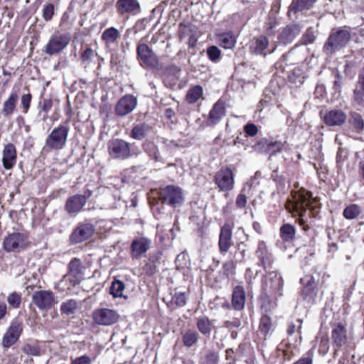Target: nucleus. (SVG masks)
Wrapping results in <instances>:
<instances>
[{
	"label": "nucleus",
	"instance_id": "31",
	"mask_svg": "<svg viewBox=\"0 0 364 364\" xmlns=\"http://www.w3.org/2000/svg\"><path fill=\"white\" fill-rule=\"evenodd\" d=\"M301 323L299 326L290 323L287 328L288 340L291 345L296 346L301 340Z\"/></svg>",
	"mask_w": 364,
	"mask_h": 364
},
{
	"label": "nucleus",
	"instance_id": "17",
	"mask_svg": "<svg viewBox=\"0 0 364 364\" xmlns=\"http://www.w3.org/2000/svg\"><path fill=\"white\" fill-rule=\"evenodd\" d=\"M323 119L327 126H341L346 122L347 115L343 111L334 109L327 112Z\"/></svg>",
	"mask_w": 364,
	"mask_h": 364
},
{
	"label": "nucleus",
	"instance_id": "61",
	"mask_svg": "<svg viewBox=\"0 0 364 364\" xmlns=\"http://www.w3.org/2000/svg\"><path fill=\"white\" fill-rule=\"evenodd\" d=\"M91 358L87 355H82L72 360L70 364H91Z\"/></svg>",
	"mask_w": 364,
	"mask_h": 364
},
{
	"label": "nucleus",
	"instance_id": "53",
	"mask_svg": "<svg viewBox=\"0 0 364 364\" xmlns=\"http://www.w3.org/2000/svg\"><path fill=\"white\" fill-rule=\"evenodd\" d=\"M218 354L215 352L210 351L205 355V360L200 364H218Z\"/></svg>",
	"mask_w": 364,
	"mask_h": 364
},
{
	"label": "nucleus",
	"instance_id": "2",
	"mask_svg": "<svg viewBox=\"0 0 364 364\" xmlns=\"http://www.w3.org/2000/svg\"><path fill=\"white\" fill-rule=\"evenodd\" d=\"M69 120L54 128L48 136L43 151L50 152L63 149L66 144L70 131Z\"/></svg>",
	"mask_w": 364,
	"mask_h": 364
},
{
	"label": "nucleus",
	"instance_id": "13",
	"mask_svg": "<svg viewBox=\"0 0 364 364\" xmlns=\"http://www.w3.org/2000/svg\"><path fill=\"white\" fill-rule=\"evenodd\" d=\"M137 105V100L131 95L122 97L115 106V114L123 117L132 112Z\"/></svg>",
	"mask_w": 364,
	"mask_h": 364
},
{
	"label": "nucleus",
	"instance_id": "62",
	"mask_svg": "<svg viewBox=\"0 0 364 364\" xmlns=\"http://www.w3.org/2000/svg\"><path fill=\"white\" fill-rule=\"evenodd\" d=\"M235 204H236L237 207L239 208H245L247 204L246 196L242 193H240L236 198Z\"/></svg>",
	"mask_w": 364,
	"mask_h": 364
},
{
	"label": "nucleus",
	"instance_id": "35",
	"mask_svg": "<svg viewBox=\"0 0 364 364\" xmlns=\"http://www.w3.org/2000/svg\"><path fill=\"white\" fill-rule=\"evenodd\" d=\"M295 228L290 224H284L280 228V235L283 240L291 241L295 236Z\"/></svg>",
	"mask_w": 364,
	"mask_h": 364
},
{
	"label": "nucleus",
	"instance_id": "37",
	"mask_svg": "<svg viewBox=\"0 0 364 364\" xmlns=\"http://www.w3.org/2000/svg\"><path fill=\"white\" fill-rule=\"evenodd\" d=\"M79 305L78 302L74 299H70L63 302L60 306V311L62 314L70 315L75 314Z\"/></svg>",
	"mask_w": 364,
	"mask_h": 364
},
{
	"label": "nucleus",
	"instance_id": "12",
	"mask_svg": "<svg viewBox=\"0 0 364 364\" xmlns=\"http://www.w3.org/2000/svg\"><path fill=\"white\" fill-rule=\"evenodd\" d=\"M119 314L112 309L102 308L93 311L92 318L95 323L101 326H110L119 319Z\"/></svg>",
	"mask_w": 364,
	"mask_h": 364
},
{
	"label": "nucleus",
	"instance_id": "36",
	"mask_svg": "<svg viewBox=\"0 0 364 364\" xmlns=\"http://www.w3.org/2000/svg\"><path fill=\"white\" fill-rule=\"evenodd\" d=\"M203 95V88L201 86L196 85L191 88L186 95V100L190 104L196 102Z\"/></svg>",
	"mask_w": 364,
	"mask_h": 364
},
{
	"label": "nucleus",
	"instance_id": "43",
	"mask_svg": "<svg viewBox=\"0 0 364 364\" xmlns=\"http://www.w3.org/2000/svg\"><path fill=\"white\" fill-rule=\"evenodd\" d=\"M273 330V324L270 317L268 316H263L260 319L259 331L264 336H267Z\"/></svg>",
	"mask_w": 364,
	"mask_h": 364
},
{
	"label": "nucleus",
	"instance_id": "9",
	"mask_svg": "<svg viewBox=\"0 0 364 364\" xmlns=\"http://www.w3.org/2000/svg\"><path fill=\"white\" fill-rule=\"evenodd\" d=\"M136 58L141 66L144 68H156L159 58L154 52L144 43H139L136 47Z\"/></svg>",
	"mask_w": 364,
	"mask_h": 364
},
{
	"label": "nucleus",
	"instance_id": "63",
	"mask_svg": "<svg viewBox=\"0 0 364 364\" xmlns=\"http://www.w3.org/2000/svg\"><path fill=\"white\" fill-rule=\"evenodd\" d=\"M145 272L149 275H153L156 272V267L155 264L152 262L147 263L144 268Z\"/></svg>",
	"mask_w": 364,
	"mask_h": 364
},
{
	"label": "nucleus",
	"instance_id": "41",
	"mask_svg": "<svg viewBox=\"0 0 364 364\" xmlns=\"http://www.w3.org/2000/svg\"><path fill=\"white\" fill-rule=\"evenodd\" d=\"M269 44L266 36H261L255 39V46L252 48L253 52L256 54H262Z\"/></svg>",
	"mask_w": 364,
	"mask_h": 364
},
{
	"label": "nucleus",
	"instance_id": "34",
	"mask_svg": "<svg viewBox=\"0 0 364 364\" xmlns=\"http://www.w3.org/2000/svg\"><path fill=\"white\" fill-rule=\"evenodd\" d=\"M317 287L313 286L304 285L301 291V296L309 303L313 302L317 296Z\"/></svg>",
	"mask_w": 364,
	"mask_h": 364
},
{
	"label": "nucleus",
	"instance_id": "22",
	"mask_svg": "<svg viewBox=\"0 0 364 364\" xmlns=\"http://www.w3.org/2000/svg\"><path fill=\"white\" fill-rule=\"evenodd\" d=\"M331 338L333 345L339 348L346 343V328L341 323L334 325L331 331Z\"/></svg>",
	"mask_w": 364,
	"mask_h": 364
},
{
	"label": "nucleus",
	"instance_id": "7",
	"mask_svg": "<svg viewBox=\"0 0 364 364\" xmlns=\"http://www.w3.org/2000/svg\"><path fill=\"white\" fill-rule=\"evenodd\" d=\"M350 38V34L347 30L338 29L333 31L324 45V52L328 55L333 54L336 50L346 46Z\"/></svg>",
	"mask_w": 364,
	"mask_h": 364
},
{
	"label": "nucleus",
	"instance_id": "6",
	"mask_svg": "<svg viewBox=\"0 0 364 364\" xmlns=\"http://www.w3.org/2000/svg\"><path fill=\"white\" fill-rule=\"evenodd\" d=\"M158 195L163 203L173 208L181 206L184 200L181 188L174 185H168L160 188Z\"/></svg>",
	"mask_w": 364,
	"mask_h": 364
},
{
	"label": "nucleus",
	"instance_id": "10",
	"mask_svg": "<svg viewBox=\"0 0 364 364\" xmlns=\"http://www.w3.org/2000/svg\"><path fill=\"white\" fill-rule=\"evenodd\" d=\"M23 328V322L17 318L14 319L3 336L2 346L9 348L14 345L22 334Z\"/></svg>",
	"mask_w": 364,
	"mask_h": 364
},
{
	"label": "nucleus",
	"instance_id": "55",
	"mask_svg": "<svg viewBox=\"0 0 364 364\" xmlns=\"http://www.w3.org/2000/svg\"><path fill=\"white\" fill-rule=\"evenodd\" d=\"M329 349V340L328 337H321L320 345L318 348V352L321 355H326Z\"/></svg>",
	"mask_w": 364,
	"mask_h": 364
},
{
	"label": "nucleus",
	"instance_id": "4",
	"mask_svg": "<svg viewBox=\"0 0 364 364\" xmlns=\"http://www.w3.org/2000/svg\"><path fill=\"white\" fill-rule=\"evenodd\" d=\"M2 245L6 252L18 253L26 250L30 245V242L26 233L13 232L4 238Z\"/></svg>",
	"mask_w": 364,
	"mask_h": 364
},
{
	"label": "nucleus",
	"instance_id": "14",
	"mask_svg": "<svg viewBox=\"0 0 364 364\" xmlns=\"http://www.w3.org/2000/svg\"><path fill=\"white\" fill-rule=\"evenodd\" d=\"M33 304L41 310H47L54 301V294L50 291H38L32 296Z\"/></svg>",
	"mask_w": 364,
	"mask_h": 364
},
{
	"label": "nucleus",
	"instance_id": "25",
	"mask_svg": "<svg viewBox=\"0 0 364 364\" xmlns=\"http://www.w3.org/2000/svg\"><path fill=\"white\" fill-rule=\"evenodd\" d=\"M316 0H292L288 9V16L291 17L299 12L310 9Z\"/></svg>",
	"mask_w": 364,
	"mask_h": 364
},
{
	"label": "nucleus",
	"instance_id": "47",
	"mask_svg": "<svg viewBox=\"0 0 364 364\" xmlns=\"http://www.w3.org/2000/svg\"><path fill=\"white\" fill-rule=\"evenodd\" d=\"M256 255L260 259L262 265L265 264V259L267 258V250L265 243L263 241H260L258 243L257 248L256 250Z\"/></svg>",
	"mask_w": 364,
	"mask_h": 364
},
{
	"label": "nucleus",
	"instance_id": "19",
	"mask_svg": "<svg viewBox=\"0 0 364 364\" xmlns=\"http://www.w3.org/2000/svg\"><path fill=\"white\" fill-rule=\"evenodd\" d=\"M301 27L299 24H290L283 28L281 31L278 40L283 44H289L300 33Z\"/></svg>",
	"mask_w": 364,
	"mask_h": 364
},
{
	"label": "nucleus",
	"instance_id": "59",
	"mask_svg": "<svg viewBox=\"0 0 364 364\" xmlns=\"http://www.w3.org/2000/svg\"><path fill=\"white\" fill-rule=\"evenodd\" d=\"M244 130L245 133L250 136H254L258 132V129L257 126L252 123L247 124L244 127Z\"/></svg>",
	"mask_w": 364,
	"mask_h": 364
},
{
	"label": "nucleus",
	"instance_id": "58",
	"mask_svg": "<svg viewBox=\"0 0 364 364\" xmlns=\"http://www.w3.org/2000/svg\"><path fill=\"white\" fill-rule=\"evenodd\" d=\"M318 279L311 275H306L301 279V283L303 285L313 286L317 287Z\"/></svg>",
	"mask_w": 364,
	"mask_h": 364
},
{
	"label": "nucleus",
	"instance_id": "32",
	"mask_svg": "<svg viewBox=\"0 0 364 364\" xmlns=\"http://www.w3.org/2000/svg\"><path fill=\"white\" fill-rule=\"evenodd\" d=\"M120 37L119 31L114 27L107 28L102 34V40L106 44L114 43Z\"/></svg>",
	"mask_w": 364,
	"mask_h": 364
},
{
	"label": "nucleus",
	"instance_id": "24",
	"mask_svg": "<svg viewBox=\"0 0 364 364\" xmlns=\"http://www.w3.org/2000/svg\"><path fill=\"white\" fill-rule=\"evenodd\" d=\"M232 245V230L229 225L222 227L219 238V247L221 252H227Z\"/></svg>",
	"mask_w": 364,
	"mask_h": 364
},
{
	"label": "nucleus",
	"instance_id": "50",
	"mask_svg": "<svg viewBox=\"0 0 364 364\" xmlns=\"http://www.w3.org/2000/svg\"><path fill=\"white\" fill-rule=\"evenodd\" d=\"M316 39V35L311 28H308L302 36L303 44L313 43Z\"/></svg>",
	"mask_w": 364,
	"mask_h": 364
},
{
	"label": "nucleus",
	"instance_id": "54",
	"mask_svg": "<svg viewBox=\"0 0 364 364\" xmlns=\"http://www.w3.org/2000/svg\"><path fill=\"white\" fill-rule=\"evenodd\" d=\"M95 55V51L90 48H87L81 54L80 58L82 61L86 64L88 65L91 62V60L92 57Z\"/></svg>",
	"mask_w": 364,
	"mask_h": 364
},
{
	"label": "nucleus",
	"instance_id": "8",
	"mask_svg": "<svg viewBox=\"0 0 364 364\" xmlns=\"http://www.w3.org/2000/svg\"><path fill=\"white\" fill-rule=\"evenodd\" d=\"M70 41V34L57 32L51 36L43 50L49 55L58 54L68 46Z\"/></svg>",
	"mask_w": 364,
	"mask_h": 364
},
{
	"label": "nucleus",
	"instance_id": "11",
	"mask_svg": "<svg viewBox=\"0 0 364 364\" xmlns=\"http://www.w3.org/2000/svg\"><path fill=\"white\" fill-rule=\"evenodd\" d=\"M214 181L220 191L227 192L234 188V173L228 167L221 168L216 173Z\"/></svg>",
	"mask_w": 364,
	"mask_h": 364
},
{
	"label": "nucleus",
	"instance_id": "44",
	"mask_svg": "<svg viewBox=\"0 0 364 364\" xmlns=\"http://www.w3.org/2000/svg\"><path fill=\"white\" fill-rule=\"evenodd\" d=\"M198 339V334L196 331L189 330L186 331L183 336V344L187 347L193 346Z\"/></svg>",
	"mask_w": 364,
	"mask_h": 364
},
{
	"label": "nucleus",
	"instance_id": "23",
	"mask_svg": "<svg viewBox=\"0 0 364 364\" xmlns=\"http://www.w3.org/2000/svg\"><path fill=\"white\" fill-rule=\"evenodd\" d=\"M16 150L13 144H8L3 151V166L6 169H11L16 162Z\"/></svg>",
	"mask_w": 364,
	"mask_h": 364
},
{
	"label": "nucleus",
	"instance_id": "28",
	"mask_svg": "<svg viewBox=\"0 0 364 364\" xmlns=\"http://www.w3.org/2000/svg\"><path fill=\"white\" fill-rule=\"evenodd\" d=\"M68 269L69 274L75 278L73 285L78 284L80 282L82 274V266L80 259L78 258L73 259L68 264Z\"/></svg>",
	"mask_w": 364,
	"mask_h": 364
},
{
	"label": "nucleus",
	"instance_id": "16",
	"mask_svg": "<svg viewBox=\"0 0 364 364\" xmlns=\"http://www.w3.org/2000/svg\"><path fill=\"white\" fill-rule=\"evenodd\" d=\"M95 228L90 223L80 225L72 233L70 240L74 243H79L90 238L94 233Z\"/></svg>",
	"mask_w": 364,
	"mask_h": 364
},
{
	"label": "nucleus",
	"instance_id": "56",
	"mask_svg": "<svg viewBox=\"0 0 364 364\" xmlns=\"http://www.w3.org/2000/svg\"><path fill=\"white\" fill-rule=\"evenodd\" d=\"M32 96L30 93L23 95L21 98V104L23 109V112L26 113L30 107Z\"/></svg>",
	"mask_w": 364,
	"mask_h": 364
},
{
	"label": "nucleus",
	"instance_id": "15",
	"mask_svg": "<svg viewBox=\"0 0 364 364\" xmlns=\"http://www.w3.org/2000/svg\"><path fill=\"white\" fill-rule=\"evenodd\" d=\"M151 240L144 237H136L133 240L130 250L132 257L134 259H139L146 253L150 248Z\"/></svg>",
	"mask_w": 364,
	"mask_h": 364
},
{
	"label": "nucleus",
	"instance_id": "57",
	"mask_svg": "<svg viewBox=\"0 0 364 364\" xmlns=\"http://www.w3.org/2000/svg\"><path fill=\"white\" fill-rule=\"evenodd\" d=\"M353 100L357 105H363L364 102V90L355 87L353 93Z\"/></svg>",
	"mask_w": 364,
	"mask_h": 364
},
{
	"label": "nucleus",
	"instance_id": "42",
	"mask_svg": "<svg viewBox=\"0 0 364 364\" xmlns=\"http://www.w3.org/2000/svg\"><path fill=\"white\" fill-rule=\"evenodd\" d=\"M124 289L125 285L124 282L120 280L115 279L112 283L109 292L114 297H122L123 296Z\"/></svg>",
	"mask_w": 364,
	"mask_h": 364
},
{
	"label": "nucleus",
	"instance_id": "38",
	"mask_svg": "<svg viewBox=\"0 0 364 364\" xmlns=\"http://www.w3.org/2000/svg\"><path fill=\"white\" fill-rule=\"evenodd\" d=\"M197 327L201 333L210 334L212 331V323L208 317L203 316L198 319Z\"/></svg>",
	"mask_w": 364,
	"mask_h": 364
},
{
	"label": "nucleus",
	"instance_id": "51",
	"mask_svg": "<svg viewBox=\"0 0 364 364\" xmlns=\"http://www.w3.org/2000/svg\"><path fill=\"white\" fill-rule=\"evenodd\" d=\"M54 5L53 4H48L44 6L43 9V18L45 21H48L51 20L54 14Z\"/></svg>",
	"mask_w": 364,
	"mask_h": 364
},
{
	"label": "nucleus",
	"instance_id": "18",
	"mask_svg": "<svg viewBox=\"0 0 364 364\" xmlns=\"http://www.w3.org/2000/svg\"><path fill=\"white\" fill-rule=\"evenodd\" d=\"M225 115V102L218 100L215 102L210 109L208 117L206 120V125L212 127L217 124L220 120Z\"/></svg>",
	"mask_w": 364,
	"mask_h": 364
},
{
	"label": "nucleus",
	"instance_id": "27",
	"mask_svg": "<svg viewBox=\"0 0 364 364\" xmlns=\"http://www.w3.org/2000/svg\"><path fill=\"white\" fill-rule=\"evenodd\" d=\"M18 100V94L13 91L8 99L4 102L1 113L4 117H9L14 113L17 102Z\"/></svg>",
	"mask_w": 364,
	"mask_h": 364
},
{
	"label": "nucleus",
	"instance_id": "64",
	"mask_svg": "<svg viewBox=\"0 0 364 364\" xmlns=\"http://www.w3.org/2000/svg\"><path fill=\"white\" fill-rule=\"evenodd\" d=\"M7 314V305L4 301H0V320L4 318Z\"/></svg>",
	"mask_w": 364,
	"mask_h": 364
},
{
	"label": "nucleus",
	"instance_id": "39",
	"mask_svg": "<svg viewBox=\"0 0 364 364\" xmlns=\"http://www.w3.org/2000/svg\"><path fill=\"white\" fill-rule=\"evenodd\" d=\"M361 213L360 207L356 204L347 206L343 210V216L348 220H353L358 217Z\"/></svg>",
	"mask_w": 364,
	"mask_h": 364
},
{
	"label": "nucleus",
	"instance_id": "49",
	"mask_svg": "<svg viewBox=\"0 0 364 364\" xmlns=\"http://www.w3.org/2000/svg\"><path fill=\"white\" fill-rule=\"evenodd\" d=\"M186 300L187 296L185 293L176 292L172 296V301L179 306H183L186 305Z\"/></svg>",
	"mask_w": 364,
	"mask_h": 364
},
{
	"label": "nucleus",
	"instance_id": "3",
	"mask_svg": "<svg viewBox=\"0 0 364 364\" xmlns=\"http://www.w3.org/2000/svg\"><path fill=\"white\" fill-rule=\"evenodd\" d=\"M107 149L112 159L119 160L128 159L139 153V150L132 149L131 144L122 139L110 140L107 144Z\"/></svg>",
	"mask_w": 364,
	"mask_h": 364
},
{
	"label": "nucleus",
	"instance_id": "40",
	"mask_svg": "<svg viewBox=\"0 0 364 364\" xmlns=\"http://www.w3.org/2000/svg\"><path fill=\"white\" fill-rule=\"evenodd\" d=\"M349 122L357 132L360 133L363 130L364 120L360 114L353 112Z\"/></svg>",
	"mask_w": 364,
	"mask_h": 364
},
{
	"label": "nucleus",
	"instance_id": "46",
	"mask_svg": "<svg viewBox=\"0 0 364 364\" xmlns=\"http://www.w3.org/2000/svg\"><path fill=\"white\" fill-rule=\"evenodd\" d=\"M6 301L10 307L18 309L21 304V296L20 294L14 291L8 295Z\"/></svg>",
	"mask_w": 364,
	"mask_h": 364
},
{
	"label": "nucleus",
	"instance_id": "52",
	"mask_svg": "<svg viewBox=\"0 0 364 364\" xmlns=\"http://www.w3.org/2000/svg\"><path fill=\"white\" fill-rule=\"evenodd\" d=\"M22 350L24 353L28 355L37 356L40 355V349L36 346L31 344H26L22 347Z\"/></svg>",
	"mask_w": 364,
	"mask_h": 364
},
{
	"label": "nucleus",
	"instance_id": "45",
	"mask_svg": "<svg viewBox=\"0 0 364 364\" xmlns=\"http://www.w3.org/2000/svg\"><path fill=\"white\" fill-rule=\"evenodd\" d=\"M53 107V100L51 98H45L41 102H39L40 111L38 114L40 115L41 112H44L43 117V121H46L48 118L47 113Z\"/></svg>",
	"mask_w": 364,
	"mask_h": 364
},
{
	"label": "nucleus",
	"instance_id": "20",
	"mask_svg": "<svg viewBox=\"0 0 364 364\" xmlns=\"http://www.w3.org/2000/svg\"><path fill=\"white\" fill-rule=\"evenodd\" d=\"M115 7L117 14L121 16L125 14H135L140 10L139 3L136 0H117Z\"/></svg>",
	"mask_w": 364,
	"mask_h": 364
},
{
	"label": "nucleus",
	"instance_id": "30",
	"mask_svg": "<svg viewBox=\"0 0 364 364\" xmlns=\"http://www.w3.org/2000/svg\"><path fill=\"white\" fill-rule=\"evenodd\" d=\"M259 149H263L264 151L269 152L271 155L275 154L282 150L284 144L280 141L272 142L267 139H262L257 144Z\"/></svg>",
	"mask_w": 364,
	"mask_h": 364
},
{
	"label": "nucleus",
	"instance_id": "5",
	"mask_svg": "<svg viewBox=\"0 0 364 364\" xmlns=\"http://www.w3.org/2000/svg\"><path fill=\"white\" fill-rule=\"evenodd\" d=\"M283 280L277 272H271L266 274L262 282V291L269 297L277 299L283 295Z\"/></svg>",
	"mask_w": 364,
	"mask_h": 364
},
{
	"label": "nucleus",
	"instance_id": "33",
	"mask_svg": "<svg viewBox=\"0 0 364 364\" xmlns=\"http://www.w3.org/2000/svg\"><path fill=\"white\" fill-rule=\"evenodd\" d=\"M220 45L225 49L232 48L236 43V39L231 32L223 33L218 36Z\"/></svg>",
	"mask_w": 364,
	"mask_h": 364
},
{
	"label": "nucleus",
	"instance_id": "60",
	"mask_svg": "<svg viewBox=\"0 0 364 364\" xmlns=\"http://www.w3.org/2000/svg\"><path fill=\"white\" fill-rule=\"evenodd\" d=\"M224 272L227 276L233 274L235 269V264L233 261H228L223 265Z\"/></svg>",
	"mask_w": 364,
	"mask_h": 364
},
{
	"label": "nucleus",
	"instance_id": "48",
	"mask_svg": "<svg viewBox=\"0 0 364 364\" xmlns=\"http://www.w3.org/2000/svg\"><path fill=\"white\" fill-rule=\"evenodd\" d=\"M207 55L211 61L217 62L220 58L221 51L217 46H212L207 49Z\"/></svg>",
	"mask_w": 364,
	"mask_h": 364
},
{
	"label": "nucleus",
	"instance_id": "1",
	"mask_svg": "<svg viewBox=\"0 0 364 364\" xmlns=\"http://www.w3.org/2000/svg\"><path fill=\"white\" fill-rule=\"evenodd\" d=\"M285 206L289 213L299 217L301 225L305 224L311 215L315 217L319 209L316 199L313 198L311 193L304 188L292 191Z\"/></svg>",
	"mask_w": 364,
	"mask_h": 364
},
{
	"label": "nucleus",
	"instance_id": "26",
	"mask_svg": "<svg viewBox=\"0 0 364 364\" xmlns=\"http://www.w3.org/2000/svg\"><path fill=\"white\" fill-rule=\"evenodd\" d=\"M245 291L242 287L237 286L234 288L232 294V305L235 310L243 309L245 304Z\"/></svg>",
	"mask_w": 364,
	"mask_h": 364
},
{
	"label": "nucleus",
	"instance_id": "21",
	"mask_svg": "<svg viewBox=\"0 0 364 364\" xmlns=\"http://www.w3.org/2000/svg\"><path fill=\"white\" fill-rule=\"evenodd\" d=\"M87 202L85 196L75 195L70 197L65 203V208L69 214L77 213Z\"/></svg>",
	"mask_w": 364,
	"mask_h": 364
},
{
	"label": "nucleus",
	"instance_id": "29",
	"mask_svg": "<svg viewBox=\"0 0 364 364\" xmlns=\"http://www.w3.org/2000/svg\"><path fill=\"white\" fill-rule=\"evenodd\" d=\"M149 129V126L145 123L136 124L133 126L129 136L133 139L141 141L146 136Z\"/></svg>",
	"mask_w": 364,
	"mask_h": 364
}]
</instances>
